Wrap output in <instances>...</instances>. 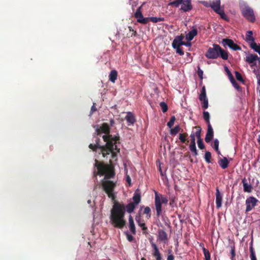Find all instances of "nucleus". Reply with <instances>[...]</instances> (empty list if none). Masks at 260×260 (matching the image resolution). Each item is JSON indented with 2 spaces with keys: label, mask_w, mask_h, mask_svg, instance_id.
Masks as SVG:
<instances>
[{
  "label": "nucleus",
  "mask_w": 260,
  "mask_h": 260,
  "mask_svg": "<svg viewBox=\"0 0 260 260\" xmlns=\"http://www.w3.org/2000/svg\"><path fill=\"white\" fill-rule=\"evenodd\" d=\"M158 240L164 244H166L168 242V237L167 233L163 230H158L157 235Z\"/></svg>",
  "instance_id": "13"
},
{
  "label": "nucleus",
  "mask_w": 260,
  "mask_h": 260,
  "mask_svg": "<svg viewBox=\"0 0 260 260\" xmlns=\"http://www.w3.org/2000/svg\"><path fill=\"white\" fill-rule=\"evenodd\" d=\"M110 127L107 123H104L100 128H96V134L98 136H101L102 133L105 134V135H110Z\"/></svg>",
  "instance_id": "12"
},
{
  "label": "nucleus",
  "mask_w": 260,
  "mask_h": 260,
  "mask_svg": "<svg viewBox=\"0 0 260 260\" xmlns=\"http://www.w3.org/2000/svg\"><path fill=\"white\" fill-rule=\"evenodd\" d=\"M250 47L260 55V45H257L254 41L249 44Z\"/></svg>",
  "instance_id": "31"
},
{
  "label": "nucleus",
  "mask_w": 260,
  "mask_h": 260,
  "mask_svg": "<svg viewBox=\"0 0 260 260\" xmlns=\"http://www.w3.org/2000/svg\"><path fill=\"white\" fill-rule=\"evenodd\" d=\"M213 130L211 124H208L207 132L205 137V141L207 143H209L213 137Z\"/></svg>",
  "instance_id": "18"
},
{
  "label": "nucleus",
  "mask_w": 260,
  "mask_h": 260,
  "mask_svg": "<svg viewBox=\"0 0 260 260\" xmlns=\"http://www.w3.org/2000/svg\"><path fill=\"white\" fill-rule=\"evenodd\" d=\"M136 222H137L138 225L141 228L142 230L143 231V233L144 234H147V231L148 230V228L146 226L145 223L144 222V220L143 219H142L140 218V217L138 216H137L136 217Z\"/></svg>",
  "instance_id": "19"
},
{
  "label": "nucleus",
  "mask_w": 260,
  "mask_h": 260,
  "mask_svg": "<svg viewBox=\"0 0 260 260\" xmlns=\"http://www.w3.org/2000/svg\"><path fill=\"white\" fill-rule=\"evenodd\" d=\"M196 132L195 133H192L190 136V143L193 144L196 143V139L195 137H196Z\"/></svg>",
  "instance_id": "51"
},
{
  "label": "nucleus",
  "mask_w": 260,
  "mask_h": 260,
  "mask_svg": "<svg viewBox=\"0 0 260 260\" xmlns=\"http://www.w3.org/2000/svg\"><path fill=\"white\" fill-rule=\"evenodd\" d=\"M159 171L160 172V175L161 176H164V173H163V172L161 170V167H160V165H159Z\"/></svg>",
  "instance_id": "60"
},
{
  "label": "nucleus",
  "mask_w": 260,
  "mask_h": 260,
  "mask_svg": "<svg viewBox=\"0 0 260 260\" xmlns=\"http://www.w3.org/2000/svg\"><path fill=\"white\" fill-rule=\"evenodd\" d=\"M175 49H176V53L180 55H183L184 54V52L180 47L175 48Z\"/></svg>",
  "instance_id": "55"
},
{
  "label": "nucleus",
  "mask_w": 260,
  "mask_h": 260,
  "mask_svg": "<svg viewBox=\"0 0 260 260\" xmlns=\"http://www.w3.org/2000/svg\"><path fill=\"white\" fill-rule=\"evenodd\" d=\"M136 205L130 202L126 206L123 203L115 202L111 210L110 220L115 228L122 229L126 224L124 220L125 211L128 213H132L136 207Z\"/></svg>",
  "instance_id": "3"
},
{
  "label": "nucleus",
  "mask_w": 260,
  "mask_h": 260,
  "mask_svg": "<svg viewBox=\"0 0 260 260\" xmlns=\"http://www.w3.org/2000/svg\"><path fill=\"white\" fill-rule=\"evenodd\" d=\"M218 146H219V141L217 139H215L214 140L213 147L215 149V150L217 152V153L218 154H220V152L218 150Z\"/></svg>",
  "instance_id": "47"
},
{
  "label": "nucleus",
  "mask_w": 260,
  "mask_h": 260,
  "mask_svg": "<svg viewBox=\"0 0 260 260\" xmlns=\"http://www.w3.org/2000/svg\"><path fill=\"white\" fill-rule=\"evenodd\" d=\"M224 70H225V71L226 72V74H227V75L228 76L229 80L230 81L234 80V79H235L234 76H233L231 72H230V71L229 70L228 68L226 66L224 67Z\"/></svg>",
  "instance_id": "43"
},
{
  "label": "nucleus",
  "mask_w": 260,
  "mask_h": 260,
  "mask_svg": "<svg viewBox=\"0 0 260 260\" xmlns=\"http://www.w3.org/2000/svg\"><path fill=\"white\" fill-rule=\"evenodd\" d=\"M215 196H216V200H215L216 207V208L219 209L222 206V194L220 192L218 187H217L216 189Z\"/></svg>",
  "instance_id": "14"
},
{
  "label": "nucleus",
  "mask_w": 260,
  "mask_h": 260,
  "mask_svg": "<svg viewBox=\"0 0 260 260\" xmlns=\"http://www.w3.org/2000/svg\"><path fill=\"white\" fill-rule=\"evenodd\" d=\"M128 221H129V229L131 232L134 235L136 234V227L134 223V219L131 215H129L128 217Z\"/></svg>",
  "instance_id": "23"
},
{
  "label": "nucleus",
  "mask_w": 260,
  "mask_h": 260,
  "mask_svg": "<svg viewBox=\"0 0 260 260\" xmlns=\"http://www.w3.org/2000/svg\"><path fill=\"white\" fill-rule=\"evenodd\" d=\"M218 164L222 169H225L228 167L229 161L226 157H224L222 159H220L218 160Z\"/></svg>",
  "instance_id": "26"
},
{
  "label": "nucleus",
  "mask_w": 260,
  "mask_h": 260,
  "mask_svg": "<svg viewBox=\"0 0 260 260\" xmlns=\"http://www.w3.org/2000/svg\"><path fill=\"white\" fill-rule=\"evenodd\" d=\"M175 120L176 118L175 116H171L169 121L167 123V126L170 128L172 127L174 124Z\"/></svg>",
  "instance_id": "40"
},
{
  "label": "nucleus",
  "mask_w": 260,
  "mask_h": 260,
  "mask_svg": "<svg viewBox=\"0 0 260 260\" xmlns=\"http://www.w3.org/2000/svg\"><path fill=\"white\" fill-rule=\"evenodd\" d=\"M210 7L216 13L218 12V11L221 10L220 0H217L215 2H213L211 3Z\"/></svg>",
  "instance_id": "24"
},
{
  "label": "nucleus",
  "mask_w": 260,
  "mask_h": 260,
  "mask_svg": "<svg viewBox=\"0 0 260 260\" xmlns=\"http://www.w3.org/2000/svg\"><path fill=\"white\" fill-rule=\"evenodd\" d=\"M149 21H151L153 23H157L158 22L164 21L165 19L163 17H149Z\"/></svg>",
  "instance_id": "34"
},
{
  "label": "nucleus",
  "mask_w": 260,
  "mask_h": 260,
  "mask_svg": "<svg viewBox=\"0 0 260 260\" xmlns=\"http://www.w3.org/2000/svg\"><path fill=\"white\" fill-rule=\"evenodd\" d=\"M258 84L260 85V79L258 81Z\"/></svg>",
  "instance_id": "63"
},
{
  "label": "nucleus",
  "mask_w": 260,
  "mask_h": 260,
  "mask_svg": "<svg viewBox=\"0 0 260 260\" xmlns=\"http://www.w3.org/2000/svg\"><path fill=\"white\" fill-rule=\"evenodd\" d=\"M217 13L220 16V17L222 19L226 20H228L227 17H226V15L225 14L224 11L223 10L221 9Z\"/></svg>",
  "instance_id": "50"
},
{
  "label": "nucleus",
  "mask_w": 260,
  "mask_h": 260,
  "mask_svg": "<svg viewBox=\"0 0 260 260\" xmlns=\"http://www.w3.org/2000/svg\"><path fill=\"white\" fill-rule=\"evenodd\" d=\"M118 73L115 70H113L109 74V80L112 83H115L117 80Z\"/></svg>",
  "instance_id": "27"
},
{
  "label": "nucleus",
  "mask_w": 260,
  "mask_h": 260,
  "mask_svg": "<svg viewBox=\"0 0 260 260\" xmlns=\"http://www.w3.org/2000/svg\"><path fill=\"white\" fill-rule=\"evenodd\" d=\"M104 141L106 142L105 145L100 144V139L96 137L95 144H90L89 148L93 151H97V149H100V154H102L103 157H106L108 155L111 154L112 158H115L117 153L120 152V148L117 147V143H119L120 138L118 136L113 137L112 135H104L102 137Z\"/></svg>",
  "instance_id": "2"
},
{
  "label": "nucleus",
  "mask_w": 260,
  "mask_h": 260,
  "mask_svg": "<svg viewBox=\"0 0 260 260\" xmlns=\"http://www.w3.org/2000/svg\"><path fill=\"white\" fill-rule=\"evenodd\" d=\"M235 76H236V79L238 81L243 83L244 80L243 79V77H242L241 74L238 71H235Z\"/></svg>",
  "instance_id": "48"
},
{
  "label": "nucleus",
  "mask_w": 260,
  "mask_h": 260,
  "mask_svg": "<svg viewBox=\"0 0 260 260\" xmlns=\"http://www.w3.org/2000/svg\"><path fill=\"white\" fill-rule=\"evenodd\" d=\"M231 260H235V255H236V253H235V247L234 246H231Z\"/></svg>",
  "instance_id": "49"
},
{
  "label": "nucleus",
  "mask_w": 260,
  "mask_h": 260,
  "mask_svg": "<svg viewBox=\"0 0 260 260\" xmlns=\"http://www.w3.org/2000/svg\"><path fill=\"white\" fill-rule=\"evenodd\" d=\"M205 159L207 162H211V154L209 151H206L205 154Z\"/></svg>",
  "instance_id": "42"
},
{
  "label": "nucleus",
  "mask_w": 260,
  "mask_h": 260,
  "mask_svg": "<svg viewBox=\"0 0 260 260\" xmlns=\"http://www.w3.org/2000/svg\"><path fill=\"white\" fill-rule=\"evenodd\" d=\"M253 32L252 31H248L246 35V40L249 44L254 41V38L252 37Z\"/></svg>",
  "instance_id": "30"
},
{
  "label": "nucleus",
  "mask_w": 260,
  "mask_h": 260,
  "mask_svg": "<svg viewBox=\"0 0 260 260\" xmlns=\"http://www.w3.org/2000/svg\"><path fill=\"white\" fill-rule=\"evenodd\" d=\"M95 105H96V104L95 103H94L91 108V110H90V115H91L92 114H93V113L94 112L97 111V108H96Z\"/></svg>",
  "instance_id": "53"
},
{
  "label": "nucleus",
  "mask_w": 260,
  "mask_h": 260,
  "mask_svg": "<svg viewBox=\"0 0 260 260\" xmlns=\"http://www.w3.org/2000/svg\"><path fill=\"white\" fill-rule=\"evenodd\" d=\"M94 167L98 169L97 172H94V176L105 175L104 178L102 180V187L108 197L114 200L115 196L113 191L116 185L115 182L109 180L115 176L114 167L111 164L105 165L103 162H99L96 159L95 160Z\"/></svg>",
  "instance_id": "1"
},
{
  "label": "nucleus",
  "mask_w": 260,
  "mask_h": 260,
  "mask_svg": "<svg viewBox=\"0 0 260 260\" xmlns=\"http://www.w3.org/2000/svg\"><path fill=\"white\" fill-rule=\"evenodd\" d=\"M182 45H184L187 47H190L191 46V43L188 41L186 42L182 41Z\"/></svg>",
  "instance_id": "57"
},
{
  "label": "nucleus",
  "mask_w": 260,
  "mask_h": 260,
  "mask_svg": "<svg viewBox=\"0 0 260 260\" xmlns=\"http://www.w3.org/2000/svg\"><path fill=\"white\" fill-rule=\"evenodd\" d=\"M198 34L197 29L196 28L192 29L186 35V39L188 41H191L193 38L196 36Z\"/></svg>",
  "instance_id": "25"
},
{
  "label": "nucleus",
  "mask_w": 260,
  "mask_h": 260,
  "mask_svg": "<svg viewBox=\"0 0 260 260\" xmlns=\"http://www.w3.org/2000/svg\"><path fill=\"white\" fill-rule=\"evenodd\" d=\"M241 13L248 21L254 22L255 21V17L253 10L248 5H244L240 7Z\"/></svg>",
  "instance_id": "6"
},
{
  "label": "nucleus",
  "mask_w": 260,
  "mask_h": 260,
  "mask_svg": "<svg viewBox=\"0 0 260 260\" xmlns=\"http://www.w3.org/2000/svg\"><path fill=\"white\" fill-rule=\"evenodd\" d=\"M250 252V258L251 260H257L256 255L255 254L254 248L252 246H251L249 248Z\"/></svg>",
  "instance_id": "38"
},
{
  "label": "nucleus",
  "mask_w": 260,
  "mask_h": 260,
  "mask_svg": "<svg viewBox=\"0 0 260 260\" xmlns=\"http://www.w3.org/2000/svg\"><path fill=\"white\" fill-rule=\"evenodd\" d=\"M181 131L179 125H176L173 128L171 129L170 134L172 136L176 135Z\"/></svg>",
  "instance_id": "32"
},
{
  "label": "nucleus",
  "mask_w": 260,
  "mask_h": 260,
  "mask_svg": "<svg viewBox=\"0 0 260 260\" xmlns=\"http://www.w3.org/2000/svg\"><path fill=\"white\" fill-rule=\"evenodd\" d=\"M160 202L162 204H167L168 202V198L166 196L159 194Z\"/></svg>",
  "instance_id": "41"
},
{
  "label": "nucleus",
  "mask_w": 260,
  "mask_h": 260,
  "mask_svg": "<svg viewBox=\"0 0 260 260\" xmlns=\"http://www.w3.org/2000/svg\"><path fill=\"white\" fill-rule=\"evenodd\" d=\"M126 235L127 239L128 241L132 242L134 240V237L132 235L129 234L128 233H126Z\"/></svg>",
  "instance_id": "54"
},
{
  "label": "nucleus",
  "mask_w": 260,
  "mask_h": 260,
  "mask_svg": "<svg viewBox=\"0 0 260 260\" xmlns=\"http://www.w3.org/2000/svg\"><path fill=\"white\" fill-rule=\"evenodd\" d=\"M141 260H146V259L144 257H142V258H141Z\"/></svg>",
  "instance_id": "64"
},
{
  "label": "nucleus",
  "mask_w": 260,
  "mask_h": 260,
  "mask_svg": "<svg viewBox=\"0 0 260 260\" xmlns=\"http://www.w3.org/2000/svg\"><path fill=\"white\" fill-rule=\"evenodd\" d=\"M207 98V96H206V88H205V86H204L202 88L201 92L199 95V99H202V98Z\"/></svg>",
  "instance_id": "39"
},
{
  "label": "nucleus",
  "mask_w": 260,
  "mask_h": 260,
  "mask_svg": "<svg viewBox=\"0 0 260 260\" xmlns=\"http://www.w3.org/2000/svg\"><path fill=\"white\" fill-rule=\"evenodd\" d=\"M141 201V195L140 191L139 189H137L133 197V202L132 203H134L136 206L138 205Z\"/></svg>",
  "instance_id": "20"
},
{
  "label": "nucleus",
  "mask_w": 260,
  "mask_h": 260,
  "mask_svg": "<svg viewBox=\"0 0 260 260\" xmlns=\"http://www.w3.org/2000/svg\"><path fill=\"white\" fill-rule=\"evenodd\" d=\"M200 246L202 247V249L203 248V247H205L203 243H201L200 244Z\"/></svg>",
  "instance_id": "62"
},
{
  "label": "nucleus",
  "mask_w": 260,
  "mask_h": 260,
  "mask_svg": "<svg viewBox=\"0 0 260 260\" xmlns=\"http://www.w3.org/2000/svg\"><path fill=\"white\" fill-rule=\"evenodd\" d=\"M131 2L130 3V5L132 6V9L133 11L134 12L135 10V9L138 5V0H130Z\"/></svg>",
  "instance_id": "46"
},
{
  "label": "nucleus",
  "mask_w": 260,
  "mask_h": 260,
  "mask_svg": "<svg viewBox=\"0 0 260 260\" xmlns=\"http://www.w3.org/2000/svg\"><path fill=\"white\" fill-rule=\"evenodd\" d=\"M184 36L182 35L176 36L172 43V47L173 48L180 47L182 45V40L184 39Z\"/></svg>",
  "instance_id": "16"
},
{
  "label": "nucleus",
  "mask_w": 260,
  "mask_h": 260,
  "mask_svg": "<svg viewBox=\"0 0 260 260\" xmlns=\"http://www.w3.org/2000/svg\"><path fill=\"white\" fill-rule=\"evenodd\" d=\"M150 243L153 250L152 255L155 258L156 260H161L162 258L161 254L159 251L157 246L153 242H151Z\"/></svg>",
  "instance_id": "15"
},
{
  "label": "nucleus",
  "mask_w": 260,
  "mask_h": 260,
  "mask_svg": "<svg viewBox=\"0 0 260 260\" xmlns=\"http://www.w3.org/2000/svg\"><path fill=\"white\" fill-rule=\"evenodd\" d=\"M233 86L237 89L238 90L240 91L241 90V87L237 83V82L236 81L235 79H234V80H232L230 81Z\"/></svg>",
  "instance_id": "45"
},
{
  "label": "nucleus",
  "mask_w": 260,
  "mask_h": 260,
  "mask_svg": "<svg viewBox=\"0 0 260 260\" xmlns=\"http://www.w3.org/2000/svg\"><path fill=\"white\" fill-rule=\"evenodd\" d=\"M187 133H181L179 135V139L181 143L187 144L189 142V140L187 139Z\"/></svg>",
  "instance_id": "28"
},
{
  "label": "nucleus",
  "mask_w": 260,
  "mask_h": 260,
  "mask_svg": "<svg viewBox=\"0 0 260 260\" xmlns=\"http://www.w3.org/2000/svg\"><path fill=\"white\" fill-rule=\"evenodd\" d=\"M189 147L190 150L194 153V155L195 156L198 155V152L196 146V143H190Z\"/></svg>",
  "instance_id": "36"
},
{
  "label": "nucleus",
  "mask_w": 260,
  "mask_h": 260,
  "mask_svg": "<svg viewBox=\"0 0 260 260\" xmlns=\"http://www.w3.org/2000/svg\"><path fill=\"white\" fill-rule=\"evenodd\" d=\"M193 128L196 129V137L197 138V143L198 147L201 149H204L205 146L203 141V139L201 138V131L202 128L200 126H196Z\"/></svg>",
  "instance_id": "11"
},
{
  "label": "nucleus",
  "mask_w": 260,
  "mask_h": 260,
  "mask_svg": "<svg viewBox=\"0 0 260 260\" xmlns=\"http://www.w3.org/2000/svg\"><path fill=\"white\" fill-rule=\"evenodd\" d=\"M145 4V3H143L142 5L137 9L136 11L134 14V16L137 19V22L143 24H146L149 22V17H144L142 12V7Z\"/></svg>",
  "instance_id": "7"
},
{
  "label": "nucleus",
  "mask_w": 260,
  "mask_h": 260,
  "mask_svg": "<svg viewBox=\"0 0 260 260\" xmlns=\"http://www.w3.org/2000/svg\"><path fill=\"white\" fill-rule=\"evenodd\" d=\"M242 183L243 186V190L245 192H251L252 189V187L251 184H249L247 179L244 178L242 179Z\"/></svg>",
  "instance_id": "22"
},
{
  "label": "nucleus",
  "mask_w": 260,
  "mask_h": 260,
  "mask_svg": "<svg viewBox=\"0 0 260 260\" xmlns=\"http://www.w3.org/2000/svg\"><path fill=\"white\" fill-rule=\"evenodd\" d=\"M205 56L209 59H216L220 56L223 59H228V52L223 50L218 44H213V47H210L205 53Z\"/></svg>",
  "instance_id": "4"
},
{
  "label": "nucleus",
  "mask_w": 260,
  "mask_h": 260,
  "mask_svg": "<svg viewBox=\"0 0 260 260\" xmlns=\"http://www.w3.org/2000/svg\"><path fill=\"white\" fill-rule=\"evenodd\" d=\"M142 208H144L143 214L146 215V217L148 219L150 218V217L151 216V209L150 208V207H148V206H147V207H144V206L141 207V210H142Z\"/></svg>",
  "instance_id": "29"
},
{
  "label": "nucleus",
  "mask_w": 260,
  "mask_h": 260,
  "mask_svg": "<svg viewBox=\"0 0 260 260\" xmlns=\"http://www.w3.org/2000/svg\"><path fill=\"white\" fill-rule=\"evenodd\" d=\"M202 103V107L204 109H206L208 107V100L207 98H202V99H199Z\"/></svg>",
  "instance_id": "35"
},
{
  "label": "nucleus",
  "mask_w": 260,
  "mask_h": 260,
  "mask_svg": "<svg viewBox=\"0 0 260 260\" xmlns=\"http://www.w3.org/2000/svg\"><path fill=\"white\" fill-rule=\"evenodd\" d=\"M258 200L253 197H250L246 200V212L250 211L257 204Z\"/></svg>",
  "instance_id": "8"
},
{
  "label": "nucleus",
  "mask_w": 260,
  "mask_h": 260,
  "mask_svg": "<svg viewBox=\"0 0 260 260\" xmlns=\"http://www.w3.org/2000/svg\"><path fill=\"white\" fill-rule=\"evenodd\" d=\"M181 5L180 10L187 12L192 10L191 0H175L168 4L169 6L178 8Z\"/></svg>",
  "instance_id": "5"
},
{
  "label": "nucleus",
  "mask_w": 260,
  "mask_h": 260,
  "mask_svg": "<svg viewBox=\"0 0 260 260\" xmlns=\"http://www.w3.org/2000/svg\"><path fill=\"white\" fill-rule=\"evenodd\" d=\"M203 118L204 120L206 121L207 123L208 124H210V114L208 112L204 111L203 112Z\"/></svg>",
  "instance_id": "37"
},
{
  "label": "nucleus",
  "mask_w": 260,
  "mask_h": 260,
  "mask_svg": "<svg viewBox=\"0 0 260 260\" xmlns=\"http://www.w3.org/2000/svg\"><path fill=\"white\" fill-rule=\"evenodd\" d=\"M160 106L161 107V110L164 113L168 111V108L167 104L164 102H162L160 103Z\"/></svg>",
  "instance_id": "44"
},
{
  "label": "nucleus",
  "mask_w": 260,
  "mask_h": 260,
  "mask_svg": "<svg viewBox=\"0 0 260 260\" xmlns=\"http://www.w3.org/2000/svg\"><path fill=\"white\" fill-rule=\"evenodd\" d=\"M125 119L128 123V125H133L134 123L136 122V119L135 115L131 112H128L127 113V114L125 117Z\"/></svg>",
  "instance_id": "17"
},
{
  "label": "nucleus",
  "mask_w": 260,
  "mask_h": 260,
  "mask_svg": "<svg viewBox=\"0 0 260 260\" xmlns=\"http://www.w3.org/2000/svg\"><path fill=\"white\" fill-rule=\"evenodd\" d=\"M128 29H129V31H130V32H132V31H135V30H134V29H133V28H132V26H128Z\"/></svg>",
  "instance_id": "61"
},
{
  "label": "nucleus",
  "mask_w": 260,
  "mask_h": 260,
  "mask_svg": "<svg viewBox=\"0 0 260 260\" xmlns=\"http://www.w3.org/2000/svg\"><path fill=\"white\" fill-rule=\"evenodd\" d=\"M131 179L130 177L129 176H127L126 177V181L129 184V185H131Z\"/></svg>",
  "instance_id": "59"
},
{
  "label": "nucleus",
  "mask_w": 260,
  "mask_h": 260,
  "mask_svg": "<svg viewBox=\"0 0 260 260\" xmlns=\"http://www.w3.org/2000/svg\"><path fill=\"white\" fill-rule=\"evenodd\" d=\"M256 60H258L259 63L260 64V58L255 54H249L246 57V61L249 63H253Z\"/></svg>",
  "instance_id": "21"
},
{
  "label": "nucleus",
  "mask_w": 260,
  "mask_h": 260,
  "mask_svg": "<svg viewBox=\"0 0 260 260\" xmlns=\"http://www.w3.org/2000/svg\"><path fill=\"white\" fill-rule=\"evenodd\" d=\"M222 44L224 46H228L231 49L235 51L240 50L241 49V47L235 44L231 39H223L222 41Z\"/></svg>",
  "instance_id": "10"
},
{
  "label": "nucleus",
  "mask_w": 260,
  "mask_h": 260,
  "mask_svg": "<svg viewBox=\"0 0 260 260\" xmlns=\"http://www.w3.org/2000/svg\"><path fill=\"white\" fill-rule=\"evenodd\" d=\"M202 250L204 255L205 260H210L211 255L209 251L205 247H203Z\"/></svg>",
  "instance_id": "33"
},
{
  "label": "nucleus",
  "mask_w": 260,
  "mask_h": 260,
  "mask_svg": "<svg viewBox=\"0 0 260 260\" xmlns=\"http://www.w3.org/2000/svg\"><path fill=\"white\" fill-rule=\"evenodd\" d=\"M162 203L160 202L159 194L155 191L154 205L156 212V216L159 217L162 213Z\"/></svg>",
  "instance_id": "9"
},
{
  "label": "nucleus",
  "mask_w": 260,
  "mask_h": 260,
  "mask_svg": "<svg viewBox=\"0 0 260 260\" xmlns=\"http://www.w3.org/2000/svg\"><path fill=\"white\" fill-rule=\"evenodd\" d=\"M197 74L200 78L202 80L203 78V71L200 69V67L198 68Z\"/></svg>",
  "instance_id": "52"
},
{
  "label": "nucleus",
  "mask_w": 260,
  "mask_h": 260,
  "mask_svg": "<svg viewBox=\"0 0 260 260\" xmlns=\"http://www.w3.org/2000/svg\"><path fill=\"white\" fill-rule=\"evenodd\" d=\"M127 36H128V38L136 37L137 36V32L136 30L133 31L131 33L128 34Z\"/></svg>",
  "instance_id": "56"
},
{
  "label": "nucleus",
  "mask_w": 260,
  "mask_h": 260,
  "mask_svg": "<svg viewBox=\"0 0 260 260\" xmlns=\"http://www.w3.org/2000/svg\"><path fill=\"white\" fill-rule=\"evenodd\" d=\"M174 256L172 254L169 255L167 257V260H174Z\"/></svg>",
  "instance_id": "58"
}]
</instances>
